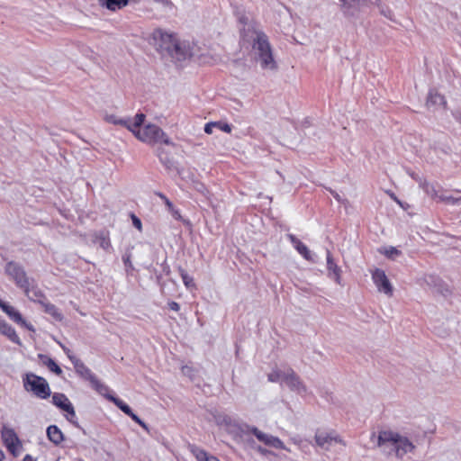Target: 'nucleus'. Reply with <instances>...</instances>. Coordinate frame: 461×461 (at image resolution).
I'll return each mask as SVG.
<instances>
[{"mask_svg": "<svg viewBox=\"0 0 461 461\" xmlns=\"http://www.w3.org/2000/svg\"><path fill=\"white\" fill-rule=\"evenodd\" d=\"M377 445L384 453L387 455L394 453L399 458L411 453L415 448L414 444L406 436L392 430L379 432Z\"/></svg>", "mask_w": 461, "mask_h": 461, "instance_id": "obj_1", "label": "nucleus"}, {"mask_svg": "<svg viewBox=\"0 0 461 461\" xmlns=\"http://www.w3.org/2000/svg\"><path fill=\"white\" fill-rule=\"evenodd\" d=\"M247 41L252 42L255 60L263 70L275 71L277 69L267 36L262 31L253 30L250 40Z\"/></svg>", "mask_w": 461, "mask_h": 461, "instance_id": "obj_2", "label": "nucleus"}, {"mask_svg": "<svg viewBox=\"0 0 461 461\" xmlns=\"http://www.w3.org/2000/svg\"><path fill=\"white\" fill-rule=\"evenodd\" d=\"M130 131L141 141L147 143L162 142L167 145L171 144L170 140L165 132L155 124H148L143 129L140 126H136L135 129Z\"/></svg>", "mask_w": 461, "mask_h": 461, "instance_id": "obj_3", "label": "nucleus"}, {"mask_svg": "<svg viewBox=\"0 0 461 461\" xmlns=\"http://www.w3.org/2000/svg\"><path fill=\"white\" fill-rule=\"evenodd\" d=\"M23 382L24 389L32 392L38 398L47 399L50 396L51 392L45 378L29 373L23 376Z\"/></svg>", "mask_w": 461, "mask_h": 461, "instance_id": "obj_4", "label": "nucleus"}, {"mask_svg": "<svg viewBox=\"0 0 461 461\" xmlns=\"http://www.w3.org/2000/svg\"><path fill=\"white\" fill-rule=\"evenodd\" d=\"M177 40L176 34L157 29L151 33L149 43L164 55L171 50Z\"/></svg>", "mask_w": 461, "mask_h": 461, "instance_id": "obj_5", "label": "nucleus"}, {"mask_svg": "<svg viewBox=\"0 0 461 461\" xmlns=\"http://www.w3.org/2000/svg\"><path fill=\"white\" fill-rule=\"evenodd\" d=\"M235 14L240 24L243 25L241 29V34L244 40H250L253 30H259L254 22V15L250 12H248L242 6L235 7Z\"/></svg>", "mask_w": 461, "mask_h": 461, "instance_id": "obj_6", "label": "nucleus"}, {"mask_svg": "<svg viewBox=\"0 0 461 461\" xmlns=\"http://www.w3.org/2000/svg\"><path fill=\"white\" fill-rule=\"evenodd\" d=\"M5 272L15 282L17 286L28 292L30 283L22 266L14 261L8 262L5 267Z\"/></svg>", "mask_w": 461, "mask_h": 461, "instance_id": "obj_7", "label": "nucleus"}, {"mask_svg": "<svg viewBox=\"0 0 461 461\" xmlns=\"http://www.w3.org/2000/svg\"><path fill=\"white\" fill-rule=\"evenodd\" d=\"M315 443L324 450H330L336 444L345 446L343 439L334 431L317 430L315 433Z\"/></svg>", "mask_w": 461, "mask_h": 461, "instance_id": "obj_8", "label": "nucleus"}, {"mask_svg": "<svg viewBox=\"0 0 461 461\" xmlns=\"http://www.w3.org/2000/svg\"><path fill=\"white\" fill-rule=\"evenodd\" d=\"M52 403L60 410L66 411L68 413L66 415L67 420L78 427L77 422L75 421L76 411L74 406L64 393H55L52 395Z\"/></svg>", "mask_w": 461, "mask_h": 461, "instance_id": "obj_9", "label": "nucleus"}, {"mask_svg": "<svg viewBox=\"0 0 461 461\" xmlns=\"http://www.w3.org/2000/svg\"><path fill=\"white\" fill-rule=\"evenodd\" d=\"M167 55L176 62L185 61L193 55L191 45L188 41L177 40Z\"/></svg>", "mask_w": 461, "mask_h": 461, "instance_id": "obj_10", "label": "nucleus"}, {"mask_svg": "<svg viewBox=\"0 0 461 461\" xmlns=\"http://www.w3.org/2000/svg\"><path fill=\"white\" fill-rule=\"evenodd\" d=\"M104 119L109 123L123 125L130 131L131 128L135 129L136 126H141L145 120V115L143 113H137L132 119H121L117 118L114 114H105Z\"/></svg>", "mask_w": 461, "mask_h": 461, "instance_id": "obj_11", "label": "nucleus"}, {"mask_svg": "<svg viewBox=\"0 0 461 461\" xmlns=\"http://www.w3.org/2000/svg\"><path fill=\"white\" fill-rule=\"evenodd\" d=\"M285 384L294 392L300 395L308 393V389L299 375L291 368H286V375L285 382Z\"/></svg>", "mask_w": 461, "mask_h": 461, "instance_id": "obj_12", "label": "nucleus"}, {"mask_svg": "<svg viewBox=\"0 0 461 461\" xmlns=\"http://www.w3.org/2000/svg\"><path fill=\"white\" fill-rule=\"evenodd\" d=\"M372 279L379 292H382L388 296L393 295V286L384 270L376 268L372 273Z\"/></svg>", "mask_w": 461, "mask_h": 461, "instance_id": "obj_13", "label": "nucleus"}, {"mask_svg": "<svg viewBox=\"0 0 461 461\" xmlns=\"http://www.w3.org/2000/svg\"><path fill=\"white\" fill-rule=\"evenodd\" d=\"M0 308L15 323L26 328L29 330H34L33 326L31 323H28L14 307L2 301L0 303Z\"/></svg>", "mask_w": 461, "mask_h": 461, "instance_id": "obj_14", "label": "nucleus"}, {"mask_svg": "<svg viewBox=\"0 0 461 461\" xmlns=\"http://www.w3.org/2000/svg\"><path fill=\"white\" fill-rule=\"evenodd\" d=\"M252 433L260 442L276 449H285L284 443L278 438L264 433L257 428L252 429Z\"/></svg>", "mask_w": 461, "mask_h": 461, "instance_id": "obj_15", "label": "nucleus"}, {"mask_svg": "<svg viewBox=\"0 0 461 461\" xmlns=\"http://www.w3.org/2000/svg\"><path fill=\"white\" fill-rule=\"evenodd\" d=\"M2 438L8 450L14 453L16 447L20 444L19 438L13 429L4 428Z\"/></svg>", "mask_w": 461, "mask_h": 461, "instance_id": "obj_16", "label": "nucleus"}, {"mask_svg": "<svg viewBox=\"0 0 461 461\" xmlns=\"http://www.w3.org/2000/svg\"><path fill=\"white\" fill-rule=\"evenodd\" d=\"M425 283L433 287L438 293L441 294L443 296H447L450 294V291L447 285H445L441 279H439L436 276H426L424 278Z\"/></svg>", "mask_w": 461, "mask_h": 461, "instance_id": "obj_17", "label": "nucleus"}, {"mask_svg": "<svg viewBox=\"0 0 461 461\" xmlns=\"http://www.w3.org/2000/svg\"><path fill=\"white\" fill-rule=\"evenodd\" d=\"M129 2H98L95 7L101 11V13H95L96 16H104V11L115 12L121 10L128 5Z\"/></svg>", "mask_w": 461, "mask_h": 461, "instance_id": "obj_18", "label": "nucleus"}, {"mask_svg": "<svg viewBox=\"0 0 461 461\" xmlns=\"http://www.w3.org/2000/svg\"><path fill=\"white\" fill-rule=\"evenodd\" d=\"M287 238L294 245V249L301 254L306 260L312 261V255L306 245L298 240L294 234H288Z\"/></svg>", "mask_w": 461, "mask_h": 461, "instance_id": "obj_19", "label": "nucleus"}, {"mask_svg": "<svg viewBox=\"0 0 461 461\" xmlns=\"http://www.w3.org/2000/svg\"><path fill=\"white\" fill-rule=\"evenodd\" d=\"M327 269L329 276H332L337 284H340V267L334 262L330 251H327Z\"/></svg>", "mask_w": 461, "mask_h": 461, "instance_id": "obj_20", "label": "nucleus"}, {"mask_svg": "<svg viewBox=\"0 0 461 461\" xmlns=\"http://www.w3.org/2000/svg\"><path fill=\"white\" fill-rule=\"evenodd\" d=\"M0 333L6 336L12 342L15 344H22L21 339L16 334L14 329L4 320L0 321Z\"/></svg>", "mask_w": 461, "mask_h": 461, "instance_id": "obj_21", "label": "nucleus"}, {"mask_svg": "<svg viewBox=\"0 0 461 461\" xmlns=\"http://www.w3.org/2000/svg\"><path fill=\"white\" fill-rule=\"evenodd\" d=\"M428 107H441L446 104V101L443 95L438 94L435 90H430L427 98L426 103Z\"/></svg>", "mask_w": 461, "mask_h": 461, "instance_id": "obj_22", "label": "nucleus"}, {"mask_svg": "<svg viewBox=\"0 0 461 461\" xmlns=\"http://www.w3.org/2000/svg\"><path fill=\"white\" fill-rule=\"evenodd\" d=\"M39 303L43 307L44 312L51 315L56 321H61L63 319L62 313L54 304L46 300H39Z\"/></svg>", "mask_w": 461, "mask_h": 461, "instance_id": "obj_23", "label": "nucleus"}, {"mask_svg": "<svg viewBox=\"0 0 461 461\" xmlns=\"http://www.w3.org/2000/svg\"><path fill=\"white\" fill-rule=\"evenodd\" d=\"M47 436L55 445H59L64 439L63 433L56 425H50L47 428Z\"/></svg>", "mask_w": 461, "mask_h": 461, "instance_id": "obj_24", "label": "nucleus"}, {"mask_svg": "<svg viewBox=\"0 0 461 461\" xmlns=\"http://www.w3.org/2000/svg\"><path fill=\"white\" fill-rule=\"evenodd\" d=\"M69 359L72 361L77 373L85 377H91L92 373L90 369L78 358L68 355Z\"/></svg>", "mask_w": 461, "mask_h": 461, "instance_id": "obj_25", "label": "nucleus"}, {"mask_svg": "<svg viewBox=\"0 0 461 461\" xmlns=\"http://www.w3.org/2000/svg\"><path fill=\"white\" fill-rule=\"evenodd\" d=\"M38 357L41 360L42 364L46 366L51 372L55 373L58 375H60L62 374L61 368L50 357L43 354H39Z\"/></svg>", "mask_w": 461, "mask_h": 461, "instance_id": "obj_26", "label": "nucleus"}, {"mask_svg": "<svg viewBox=\"0 0 461 461\" xmlns=\"http://www.w3.org/2000/svg\"><path fill=\"white\" fill-rule=\"evenodd\" d=\"M286 375V368L284 370L281 369H274L271 373L268 374V381L273 383H284Z\"/></svg>", "mask_w": 461, "mask_h": 461, "instance_id": "obj_27", "label": "nucleus"}, {"mask_svg": "<svg viewBox=\"0 0 461 461\" xmlns=\"http://www.w3.org/2000/svg\"><path fill=\"white\" fill-rule=\"evenodd\" d=\"M341 10L346 15L354 16L358 11L357 2H343Z\"/></svg>", "mask_w": 461, "mask_h": 461, "instance_id": "obj_28", "label": "nucleus"}, {"mask_svg": "<svg viewBox=\"0 0 461 461\" xmlns=\"http://www.w3.org/2000/svg\"><path fill=\"white\" fill-rule=\"evenodd\" d=\"M107 399L113 402L122 411H123L126 415L131 413V407L126 404L121 399L114 397L113 395H107Z\"/></svg>", "mask_w": 461, "mask_h": 461, "instance_id": "obj_29", "label": "nucleus"}, {"mask_svg": "<svg viewBox=\"0 0 461 461\" xmlns=\"http://www.w3.org/2000/svg\"><path fill=\"white\" fill-rule=\"evenodd\" d=\"M24 293L28 296V298L32 301L39 303V300H46L44 294L39 289H36V288L30 289V286H28V292L24 291Z\"/></svg>", "mask_w": 461, "mask_h": 461, "instance_id": "obj_30", "label": "nucleus"}, {"mask_svg": "<svg viewBox=\"0 0 461 461\" xmlns=\"http://www.w3.org/2000/svg\"><path fill=\"white\" fill-rule=\"evenodd\" d=\"M197 461H220L216 456L208 454L206 451L197 449L194 452Z\"/></svg>", "mask_w": 461, "mask_h": 461, "instance_id": "obj_31", "label": "nucleus"}, {"mask_svg": "<svg viewBox=\"0 0 461 461\" xmlns=\"http://www.w3.org/2000/svg\"><path fill=\"white\" fill-rule=\"evenodd\" d=\"M423 190L424 192L429 195L431 198L435 199L438 198L440 194H438V190L436 189L435 185L429 183H424L423 185Z\"/></svg>", "mask_w": 461, "mask_h": 461, "instance_id": "obj_32", "label": "nucleus"}, {"mask_svg": "<svg viewBox=\"0 0 461 461\" xmlns=\"http://www.w3.org/2000/svg\"><path fill=\"white\" fill-rule=\"evenodd\" d=\"M180 275H181V277H182V280H183L185 285L187 288H191V287L194 286L193 278L185 270L181 269Z\"/></svg>", "mask_w": 461, "mask_h": 461, "instance_id": "obj_33", "label": "nucleus"}, {"mask_svg": "<svg viewBox=\"0 0 461 461\" xmlns=\"http://www.w3.org/2000/svg\"><path fill=\"white\" fill-rule=\"evenodd\" d=\"M384 255L389 258H392V259H394L396 257H398L399 255H401V251L398 250L396 248L394 247H389L387 249H384Z\"/></svg>", "mask_w": 461, "mask_h": 461, "instance_id": "obj_34", "label": "nucleus"}, {"mask_svg": "<svg viewBox=\"0 0 461 461\" xmlns=\"http://www.w3.org/2000/svg\"><path fill=\"white\" fill-rule=\"evenodd\" d=\"M378 8L380 10L381 14H383L384 17L393 20V12L391 9L388 8L385 5H379Z\"/></svg>", "mask_w": 461, "mask_h": 461, "instance_id": "obj_35", "label": "nucleus"}, {"mask_svg": "<svg viewBox=\"0 0 461 461\" xmlns=\"http://www.w3.org/2000/svg\"><path fill=\"white\" fill-rule=\"evenodd\" d=\"M218 125H221V122H211L206 123L204 126V132L207 134H212L213 129Z\"/></svg>", "mask_w": 461, "mask_h": 461, "instance_id": "obj_36", "label": "nucleus"}, {"mask_svg": "<svg viewBox=\"0 0 461 461\" xmlns=\"http://www.w3.org/2000/svg\"><path fill=\"white\" fill-rule=\"evenodd\" d=\"M128 416L131 417L136 423L140 425L144 429L148 430L147 424L141 420L132 411H131V413H129Z\"/></svg>", "mask_w": 461, "mask_h": 461, "instance_id": "obj_37", "label": "nucleus"}, {"mask_svg": "<svg viewBox=\"0 0 461 461\" xmlns=\"http://www.w3.org/2000/svg\"><path fill=\"white\" fill-rule=\"evenodd\" d=\"M160 161L161 163L167 168V169H172L174 167V161L173 159L166 157V158H163V157H160Z\"/></svg>", "mask_w": 461, "mask_h": 461, "instance_id": "obj_38", "label": "nucleus"}, {"mask_svg": "<svg viewBox=\"0 0 461 461\" xmlns=\"http://www.w3.org/2000/svg\"><path fill=\"white\" fill-rule=\"evenodd\" d=\"M194 189L196 191H198L199 193L203 194V195H207L208 194V190L207 188L205 187V185L203 184V183H200V182H196L194 184Z\"/></svg>", "mask_w": 461, "mask_h": 461, "instance_id": "obj_39", "label": "nucleus"}, {"mask_svg": "<svg viewBox=\"0 0 461 461\" xmlns=\"http://www.w3.org/2000/svg\"><path fill=\"white\" fill-rule=\"evenodd\" d=\"M456 197L447 196V195H444V194H440L438 196V201L446 202L447 203H451L454 205H456Z\"/></svg>", "mask_w": 461, "mask_h": 461, "instance_id": "obj_40", "label": "nucleus"}, {"mask_svg": "<svg viewBox=\"0 0 461 461\" xmlns=\"http://www.w3.org/2000/svg\"><path fill=\"white\" fill-rule=\"evenodd\" d=\"M131 255L130 253H125L122 257L123 263L127 268H133L132 263L131 261Z\"/></svg>", "mask_w": 461, "mask_h": 461, "instance_id": "obj_41", "label": "nucleus"}, {"mask_svg": "<svg viewBox=\"0 0 461 461\" xmlns=\"http://www.w3.org/2000/svg\"><path fill=\"white\" fill-rule=\"evenodd\" d=\"M193 372H194V370H193V368H192L191 366H184L182 367V373H183V375H187V376H189L190 378H193Z\"/></svg>", "mask_w": 461, "mask_h": 461, "instance_id": "obj_42", "label": "nucleus"}, {"mask_svg": "<svg viewBox=\"0 0 461 461\" xmlns=\"http://www.w3.org/2000/svg\"><path fill=\"white\" fill-rule=\"evenodd\" d=\"M215 128L220 129L221 131L230 133L231 131V126L228 123L221 122V125L216 126Z\"/></svg>", "mask_w": 461, "mask_h": 461, "instance_id": "obj_43", "label": "nucleus"}, {"mask_svg": "<svg viewBox=\"0 0 461 461\" xmlns=\"http://www.w3.org/2000/svg\"><path fill=\"white\" fill-rule=\"evenodd\" d=\"M131 217H132V223H133V225H134L138 230H141V226H142V225H141V221H140V220L138 217H136L134 214H132V216H131Z\"/></svg>", "mask_w": 461, "mask_h": 461, "instance_id": "obj_44", "label": "nucleus"}, {"mask_svg": "<svg viewBox=\"0 0 461 461\" xmlns=\"http://www.w3.org/2000/svg\"><path fill=\"white\" fill-rule=\"evenodd\" d=\"M168 307L170 310H172L174 312H178L180 310V305L176 302H169Z\"/></svg>", "mask_w": 461, "mask_h": 461, "instance_id": "obj_45", "label": "nucleus"}, {"mask_svg": "<svg viewBox=\"0 0 461 461\" xmlns=\"http://www.w3.org/2000/svg\"><path fill=\"white\" fill-rule=\"evenodd\" d=\"M100 246H101L104 249H107L110 247V241H109V240H107L106 238H103V239L101 240Z\"/></svg>", "mask_w": 461, "mask_h": 461, "instance_id": "obj_46", "label": "nucleus"}, {"mask_svg": "<svg viewBox=\"0 0 461 461\" xmlns=\"http://www.w3.org/2000/svg\"><path fill=\"white\" fill-rule=\"evenodd\" d=\"M330 192L338 202H342L341 196L336 191L330 190Z\"/></svg>", "mask_w": 461, "mask_h": 461, "instance_id": "obj_47", "label": "nucleus"}, {"mask_svg": "<svg viewBox=\"0 0 461 461\" xmlns=\"http://www.w3.org/2000/svg\"><path fill=\"white\" fill-rule=\"evenodd\" d=\"M165 204L167 205V207L168 209L173 208V203H172L168 199H166V203H165Z\"/></svg>", "mask_w": 461, "mask_h": 461, "instance_id": "obj_48", "label": "nucleus"}, {"mask_svg": "<svg viewBox=\"0 0 461 461\" xmlns=\"http://www.w3.org/2000/svg\"><path fill=\"white\" fill-rule=\"evenodd\" d=\"M23 461H33V459L30 455H26L23 458Z\"/></svg>", "mask_w": 461, "mask_h": 461, "instance_id": "obj_49", "label": "nucleus"}, {"mask_svg": "<svg viewBox=\"0 0 461 461\" xmlns=\"http://www.w3.org/2000/svg\"><path fill=\"white\" fill-rule=\"evenodd\" d=\"M158 195L166 203V199H167V197L165 194L158 193Z\"/></svg>", "mask_w": 461, "mask_h": 461, "instance_id": "obj_50", "label": "nucleus"}, {"mask_svg": "<svg viewBox=\"0 0 461 461\" xmlns=\"http://www.w3.org/2000/svg\"><path fill=\"white\" fill-rule=\"evenodd\" d=\"M158 195L166 203V199H167V197L165 194L158 193Z\"/></svg>", "mask_w": 461, "mask_h": 461, "instance_id": "obj_51", "label": "nucleus"}, {"mask_svg": "<svg viewBox=\"0 0 461 461\" xmlns=\"http://www.w3.org/2000/svg\"><path fill=\"white\" fill-rule=\"evenodd\" d=\"M158 195L166 203V199H167V197L165 194L158 193Z\"/></svg>", "mask_w": 461, "mask_h": 461, "instance_id": "obj_52", "label": "nucleus"}, {"mask_svg": "<svg viewBox=\"0 0 461 461\" xmlns=\"http://www.w3.org/2000/svg\"><path fill=\"white\" fill-rule=\"evenodd\" d=\"M158 195L166 203V199H167V197L165 194L158 193Z\"/></svg>", "mask_w": 461, "mask_h": 461, "instance_id": "obj_53", "label": "nucleus"}, {"mask_svg": "<svg viewBox=\"0 0 461 461\" xmlns=\"http://www.w3.org/2000/svg\"><path fill=\"white\" fill-rule=\"evenodd\" d=\"M456 205H461V197H456Z\"/></svg>", "mask_w": 461, "mask_h": 461, "instance_id": "obj_54", "label": "nucleus"}, {"mask_svg": "<svg viewBox=\"0 0 461 461\" xmlns=\"http://www.w3.org/2000/svg\"><path fill=\"white\" fill-rule=\"evenodd\" d=\"M5 457L4 452L0 449V461H3Z\"/></svg>", "mask_w": 461, "mask_h": 461, "instance_id": "obj_55", "label": "nucleus"}, {"mask_svg": "<svg viewBox=\"0 0 461 461\" xmlns=\"http://www.w3.org/2000/svg\"><path fill=\"white\" fill-rule=\"evenodd\" d=\"M391 197H392L394 201H396L398 203H400V201L396 198V196H395L393 194H391Z\"/></svg>", "mask_w": 461, "mask_h": 461, "instance_id": "obj_56", "label": "nucleus"}, {"mask_svg": "<svg viewBox=\"0 0 461 461\" xmlns=\"http://www.w3.org/2000/svg\"><path fill=\"white\" fill-rule=\"evenodd\" d=\"M457 192H460L459 190H457Z\"/></svg>", "mask_w": 461, "mask_h": 461, "instance_id": "obj_57", "label": "nucleus"}, {"mask_svg": "<svg viewBox=\"0 0 461 461\" xmlns=\"http://www.w3.org/2000/svg\"><path fill=\"white\" fill-rule=\"evenodd\" d=\"M2 302V300H0V303Z\"/></svg>", "mask_w": 461, "mask_h": 461, "instance_id": "obj_58", "label": "nucleus"}, {"mask_svg": "<svg viewBox=\"0 0 461 461\" xmlns=\"http://www.w3.org/2000/svg\"><path fill=\"white\" fill-rule=\"evenodd\" d=\"M2 321V320L0 319V321Z\"/></svg>", "mask_w": 461, "mask_h": 461, "instance_id": "obj_59", "label": "nucleus"}]
</instances>
